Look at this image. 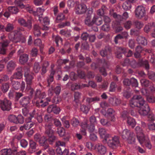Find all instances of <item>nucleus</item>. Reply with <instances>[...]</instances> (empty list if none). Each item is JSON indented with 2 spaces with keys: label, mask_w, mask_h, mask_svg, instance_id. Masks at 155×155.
Wrapping results in <instances>:
<instances>
[{
  "label": "nucleus",
  "mask_w": 155,
  "mask_h": 155,
  "mask_svg": "<svg viewBox=\"0 0 155 155\" xmlns=\"http://www.w3.org/2000/svg\"><path fill=\"white\" fill-rule=\"evenodd\" d=\"M143 99L140 95H135L131 100L130 102V106L132 107H139V103L144 101Z\"/></svg>",
  "instance_id": "6e6552de"
},
{
  "label": "nucleus",
  "mask_w": 155,
  "mask_h": 155,
  "mask_svg": "<svg viewBox=\"0 0 155 155\" xmlns=\"http://www.w3.org/2000/svg\"><path fill=\"white\" fill-rule=\"evenodd\" d=\"M139 105L138 112L139 114L143 116L147 115L150 110L149 105L146 103L144 101L140 102Z\"/></svg>",
  "instance_id": "39448f33"
},
{
  "label": "nucleus",
  "mask_w": 155,
  "mask_h": 155,
  "mask_svg": "<svg viewBox=\"0 0 155 155\" xmlns=\"http://www.w3.org/2000/svg\"><path fill=\"white\" fill-rule=\"evenodd\" d=\"M131 5L130 2L127 1L125 2L122 5L123 8L126 10H130L131 8Z\"/></svg>",
  "instance_id": "c9c22d12"
},
{
  "label": "nucleus",
  "mask_w": 155,
  "mask_h": 155,
  "mask_svg": "<svg viewBox=\"0 0 155 155\" xmlns=\"http://www.w3.org/2000/svg\"><path fill=\"white\" fill-rule=\"evenodd\" d=\"M15 4L18 5L21 8H25L30 13L33 14L34 15H37L38 16L39 20L41 21V20L40 19V16L42 15L45 11V10L41 8H38L37 9L36 12L34 11L32 8L31 6H25L21 2V0H15L14 2Z\"/></svg>",
  "instance_id": "f257e3e1"
},
{
  "label": "nucleus",
  "mask_w": 155,
  "mask_h": 155,
  "mask_svg": "<svg viewBox=\"0 0 155 155\" xmlns=\"http://www.w3.org/2000/svg\"><path fill=\"white\" fill-rule=\"evenodd\" d=\"M130 84L133 86L136 87L138 86V83L137 80L134 78H131L130 79Z\"/></svg>",
  "instance_id": "8fccbe9b"
},
{
  "label": "nucleus",
  "mask_w": 155,
  "mask_h": 155,
  "mask_svg": "<svg viewBox=\"0 0 155 155\" xmlns=\"http://www.w3.org/2000/svg\"><path fill=\"white\" fill-rule=\"evenodd\" d=\"M22 74L21 71H18L15 73L11 77V80L13 79H20L22 78Z\"/></svg>",
  "instance_id": "473e14b6"
},
{
  "label": "nucleus",
  "mask_w": 155,
  "mask_h": 155,
  "mask_svg": "<svg viewBox=\"0 0 155 155\" xmlns=\"http://www.w3.org/2000/svg\"><path fill=\"white\" fill-rule=\"evenodd\" d=\"M30 101V98L28 97H25L21 99L20 101V104L23 107H26L29 104Z\"/></svg>",
  "instance_id": "4be33fe9"
},
{
  "label": "nucleus",
  "mask_w": 155,
  "mask_h": 155,
  "mask_svg": "<svg viewBox=\"0 0 155 155\" xmlns=\"http://www.w3.org/2000/svg\"><path fill=\"white\" fill-rule=\"evenodd\" d=\"M110 26L108 24H105L102 26L101 29L105 31H107L109 30Z\"/></svg>",
  "instance_id": "69168bd1"
},
{
  "label": "nucleus",
  "mask_w": 155,
  "mask_h": 155,
  "mask_svg": "<svg viewBox=\"0 0 155 155\" xmlns=\"http://www.w3.org/2000/svg\"><path fill=\"white\" fill-rule=\"evenodd\" d=\"M147 101L150 103H154L155 102V97L153 96H151L147 97Z\"/></svg>",
  "instance_id": "774afa93"
},
{
  "label": "nucleus",
  "mask_w": 155,
  "mask_h": 155,
  "mask_svg": "<svg viewBox=\"0 0 155 155\" xmlns=\"http://www.w3.org/2000/svg\"><path fill=\"white\" fill-rule=\"evenodd\" d=\"M81 96L79 92H75L74 94V101L75 102L78 103V99L80 98Z\"/></svg>",
  "instance_id": "680f3d73"
},
{
  "label": "nucleus",
  "mask_w": 155,
  "mask_h": 155,
  "mask_svg": "<svg viewBox=\"0 0 155 155\" xmlns=\"http://www.w3.org/2000/svg\"><path fill=\"white\" fill-rule=\"evenodd\" d=\"M60 33L63 35L67 37H69L70 35V32L68 31H66L64 30H62L60 31Z\"/></svg>",
  "instance_id": "0e129e2a"
},
{
  "label": "nucleus",
  "mask_w": 155,
  "mask_h": 155,
  "mask_svg": "<svg viewBox=\"0 0 155 155\" xmlns=\"http://www.w3.org/2000/svg\"><path fill=\"white\" fill-rule=\"evenodd\" d=\"M127 114V112L124 111L122 114L121 117L124 119H125L127 117V123L128 125L133 128L136 124V121L134 119L130 117H128Z\"/></svg>",
  "instance_id": "f8f14e48"
},
{
  "label": "nucleus",
  "mask_w": 155,
  "mask_h": 155,
  "mask_svg": "<svg viewBox=\"0 0 155 155\" xmlns=\"http://www.w3.org/2000/svg\"><path fill=\"white\" fill-rule=\"evenodd\" d=\"M140 82L142 85L144 87L148 86L149 84V81L145 79H141Z\"/></svg>",
  "instance_id": "a19ab883"
},
{
  "label": "nucleus",
  "mask_w": 155,
  "mask_h": 155,
  "mask_svg": "<svg viewBox=\"0 0 155 155\" xmlns=\"http://www.w3.org/2000/svg\"><path fill=\"white\" fill-rule=\"evenodd\" d=\"M8 9L9 11L12 14H16L18 12V9L15 6L9 7Z\"/></svg>",
  "instance_id": "e433bc0d"
},
{
  "label": "nucleus",
  "mask_w": 155,
  "mask_h": 155,
  "mask_svg": "<svg viewBox=\"0 0 155 155\" xmlns=\"http://www.w3.org/2000/svg\"><path fill=\"white\" fill-rule=\"evenodd\" d=\"M81 126L82 128L81 130V132L84 135H86V130L87 129H88L90 133L94 131L95 127L94 125H91L90 126H88L87 122H84L82 123Z\"/></svg>",
  "instance_id": "1a4fd4ad"
},
{
  "label": "nucleus",
  "mask_w": 155,
  "mask_h": 155,
  "mask_svg": "<svg viewBox=\"0 0 155 155\" xmlns=\"http://www.w3.org/2000/svg\"><path fill=\"white\" fill-rule=\"evenodd\" d=\"M130 65L132 67L134 68H136L141 65V64L137 63L135 60H133L130 61Z\"/></svg>",
  "instance_id": "6e6d98bb"
},
{
  "label": "nucleus",
  "mask_w": 155,
  "mask_h": 155,
  "mask_svg": "<svg viewBox=\"0 0 155 155\" xmlns=\"http://www.w3.org/2000/svg\"><path fill=\"white\" fill-rule=\"evenodd\" d=\"M90 121L92 125H94L97 124V121L96 117L94 116H92L90 117Z\"/></svg>",
  "instance_id": "4d7b16f0"
},
{
  "label": "nucleus",
  "mask_w": 155,
  "mask_h": 155,
  "mask_svg": "<svg viewBox=\"0 0 155 155\" xmlns=\"http://www.w3.org/2000/svg\"><path fill=\"white\" fill-rule=\"evenodd\" d=\"M11 102L6 98L0 100V107L3 110H9L11 109Z\"/></svg>",
  "instance_id": "ddd939ff"
},
{
  "label": "nucleus",
  "mask_w": 155,
  "mask_h": 155,
  "mask_svg": "<svg viewBox=\"0 0 155 155\" xmlns=\"http://www.w3.org/2000/svg\"><path fill=\"white\" fill-rule=\"evenodd\" d=\"M135 131L137 134V137L139 142L140 144L145 141V137L143 130L139 126H137L135 129Z\"/></svg>",
  "instance_id": "9b49d317"
},
{
  "label": "nucleus",
  "mask_w": 155,
  "mask_h": 155,
  "mask_svg": "<svg viewBox=\"0 0 155 155\" xmlns=\"http://www.w3.org/2000/svg\"><path fill=\"white\" fill-rule=\"evenodd\" d=\"M120 134L122 138L126 140L129 143H134L135 142V134L128 129H124Z\"/></svg>",
  "instance_id": "20e7f679"
},
{
  "label": "nucleus",
  "mask_w": 155,
  "mask_h": 155,
  "mask_svg": "<svg viewBox=\"0 0 155 155\" xmlns=\"http://www.w3.org/2000/svg\"><path fill=\"white\" fill-rule=\"evenodd\" d=\"M47 111L48 113H50L52 112L55 114H58L60 111V109L58 107L54 105L49 106L47 109Z\"/></svg>",
  "instance_id": "aec40b11"
},
{
  "label": "nucleus",
  "mask_w": 155,
  "mask_h": 155,
  "mask_svg": "<svg viewBox=\"0 0 155 155\" xmlns=\"http://www.w3.org/2000/svg\"><path fill=\"white\" fill-rule=\"evenodd\" d=\"M71 123L73 127H76L79 124V120L75 118H73L71 120Z\"/></svg>",
  "instance_id": "de8ad7c7"
},
{
  "label": "nucleus",
  "mask_w": 155,
  "mask_h": 155,
  "mask_svg": "<svg viewBox=\"0 0 155 155\" xmlns=\"http://www.w3.org/2000/svg\"><path fill=\"white\" fill-rule=\"evenodd\" d=\"M108 146L112 149H115L119 144V140L118 137L115 136L114 137L108 138L107 141H106Z\"/></svg>",
  "instance_id": "423d86ee"
},
{
  "label": "nucleus",
  "mask_w": 155,
  "mask_h": 155,
  "mask_svg": "<svg viewBox=\"0 0 155 155\" xmlns=\"http://www.w3.org/2000/svg\"><path fill=\"white\" fill-rule=\"evenodd\" d=\"M134 25L137 28L140 29L143 27V24L141 21H137L135 22Z\"/></svg>",
  "instance_id": "c03bdc74"
},
{
  "label": "nucleus",
  "mask_w": 155,
  "mask_h": 155,
  "mask_svg": "<svg viewBox=\"0 0 155 155\" xmlns=\"http://www.w3.org/2000/svg\"><path fill=\"white\" fill-rule=\"evenodd\" d=\"M8 119L11 122L15 124L17 123V117L15 115H11L9 116Z\"/></svg>",
  "instance_id": "ea45409f"
},
{
  "label": "nucleus",
  "mask_w": 155,
  "mask_h": 155,
  "mask_svg": "<svg viewBox=\"0 0 155 155\" xmlns=\"http://www.w3.org/2000/svg\"><path fill=\"white\" fill-rule=\"evenodd\" d=\"M53 126L51 124L46 123L45 125V133L47 135H51L54 133V131L52 129Z\"/></svg>",
  "instance_id": "412c9836"
},
{
  "label": "nucleus",
  "mask_w": 155,
  "mask_h": 155,
  "mask_svg": "<svg viewBox=\"0 0 155 155\" xmlns=\"http://www.w3.org/2000/svg\"><path fill=\"white\" fill-rule=\"evenodd\" d=\"M148 77L149 78L153 81H155V73L153 72L148 73Z\"/></svg>",
  "instance_id": "bf43d9fd"
},
{
  "label": "nucleus",
  "mask_w": 155,
  "mask_h": 155,
  "mask_svg": "<svg viewBox=\"0 0 155 155\" xmlns=\"http://www.w3.org/2000/svg\"><path fill=\"white\" fill-rule=\"evenodd\" d=\"M37 145L35 142L33 140H30L29 142V150L31 153H32L35 151Z\"/></svg>",
  "instance_id": "b1692460"
},
{
  "label": "nucleus",
  "mask_w": 155,
  "mask_h": 155,
  "mask_svg": "<svg viewBox=\"0 0 155 155\" xmlns=\"http://www.w3.org/2000/svg\"><path fill=\"white\" fill-rule=\"evenodd\" d=\"M20 144L22 147L25 148L28 145V143L25 140L22 139L20 141Z\"/></svg>",
  "instance_id": "052dcab7"
},
{
  "label": "nucleus",
  "mask_w": 155,
  "mask_h": 155,
  "mask_svg": "<svg viewBox=\"0 0 155 155\" xmlns=\"http://www.w3.org/2000/svg\"><path fill=\"white\" fill-rule=\"evenodd\" d=\"M13 28V25L9 23L7 24L6 27L5 28V30L6 31L9 32L12 30Z\"/></svg>",
  "instance_id": "5fc2aeb1"
},
{
  "label": "nucleus",
  "mask_w": 155,
  "mask_h": 155,
  "mask_svg": "<svg viewBox=\"0 0 155 155\" xmlns=\"http://www.w3.org/2000/svg\"><path fill=\"white\" fill-rule=\"evenodd\" d=\"M85 146L89 150H94L95 149V146H94V145L91 142H88L86 143Z\"/></svg>",
  "instance_id": "49530a36"
},
{
  "label": "nucleus",
  "mask_w": 155,
  "mask_h": 155,
  "mask_svg": "<svg viewBox=\"0 0 155 155\" xmlns=\"http://www.w3.org/2000/svg\"><path fill=\"white\" fill-rule=\"evenodd\" d=\"M141 92L143 95L147 97L149 96V95L150 94V92L145 88L142 89L141 90Z\"/></svg>",
  "instance_id": "e2e57ef3"
},
{
  "label": "nucleus",
  "mask_w": 155,
  "mask_h": 155,
  "mask_svg": "<svg viewBox=\"0 0 155 155\" xmlns=\"http://www.w3.org/2000/svg\"><path fill=\"white\" fill-rule=\"evenodd\" d=\"M21 33L19 31H15L11 32L8 36L9 39L11 41L14 43H17L20 41Z\"/></svg>",
  "instance_id": "0eeeda50"
},
{
  "label": "nucleus",
  "mask_w": 155,
  "mask_h": 155,
  "mask_svg": "<svg viewBox=\"0 0 155 155\" xmlns=\"http://www.w3.org/2000/svg\"><path fill=\"white\" fill-rule=\"evenodd\" d=\"M25 107H24L22 109V113L24 115L28 117V118H31L35 116V111L34 110L32 114L28 113V111L27 109Z\"/></svg>",
  "instance_id": "393cba45"
},
{
  "label": "nucleus",
  "mask_w": 155,
  "mask_h": 155,
  "mask_svg": "<svg viewBox=\"0 0 155 155\" xmlns=\"http://www.w3.org/2000/svg\"><path fill=\"white\" fill-rule=\"evenodd\" d=\"M80 109L84 113L87 114L89 110V108L88 107L84 105H82L81 106Z\"/></svg>",
  "instance_id": "603ef678"
},
{
  "label": "nucleus",
  "mask_w": 155,
  "mask_h": 155,
  "mask_svg": "<svg viewBox=\"0 0 155 155\" xmlns=\"http://www.w3.org/2000/svg\"><path fill=\"white\" fill-rule=\"evenodd\" d=\"M137 40L139 44H141L144 45L147 44V41L145 37L141 36H138L137 39Z\"/></svg>",
  "instance_id": "bb28decb"
},
{
  "label": "nucleus",
  "mask_w": 155,
  "mask_h": 155,
  "mask_svg": "<svg viewBox=\"0 0 155 155\" xmlns=\"http://www.w3.org/2000/svg\"><path fill=\"white\" fill-rule=\"evenodd\" d=\"M17 123H16V124H23L24 121L23 116L21 115H18L17 117Z\"/></svg>",
  "instance_id": "09e8293b"
},
{
  "label": "nucleus",
  "mask_w": 155,
  "mask_h": 155,
  "mask_svg": "<svg viewBox=\"0 0 155 155\" xmlns=\"http://www.w3.org/2000/svg\"><path fill=\"white\" fill-rule=\"evenodd\" d=\"M18 22L20 25L27 27L29 29L32 28V22L31 20H28L26 22L24 19L21 18L18 19Z\"/></svg>",
  "instance_id": "6ab92c4d"
},
{
  "label": "nucleus",
  "mask_w": 155,
  "mask_h": 155,
  "mask_svg": "<svg viewBox=\"0 0 155 155\" xmlns=\"http://www.w3.org/2000/svg\"><path fill=\"white\" fill-rule=\"evenodd\" d=\"M15 63L12 61L8 62L7 65V69L8 71H11L14 69L15 67Z\"/></svg>",
  "instance_id": "c85d7f7f"
},
{
  "label": "nucleus",
  "mask_w": 155,
  "mask_h": 155,
  "mask_svg": "<svg viewBox=\"0 0 155 155\" xmlns=\"http://www.w3.org/2000/svg\"><path fill=\"white\" fill-rule=\"evenodd\" d=\"M9 87V85L8 84L5 83L2 85L1 87V89L3 92H5L8 90Z\"/></svg>",
  "instance_id": "79ce46f5"
},
{
  "label": "nucleus",
  "mask_w": 155,
  "mask_h": 155,
  "mask_svg": "<svg viewBox=\"0 0 155 155\" xmlns=\"http://www.w3.org/2000/svg\"><path fill=\"white\" fill-rule=\"evenodd\" d=\"M45 149H47V151L50 154L54 155L55 154V153L53 149L51 148L48 147V145H46L45 147Z\"/></svg>",
  "instance_id": "3c124183"
},
{
  "label": "nucleus",
  "mask_w": 155,
  "mask_h": 155,
  "mask_svg": "<svg viewBox=\"0 0 155 155\" xmlns=\"http://www.w3.org/2000/svg\"><path fill=\"white\" fill-rule=\"evenodd\" d=\"M102 23V20L100 17L94 15L93 18V25L95 24L97 25H100Z\"/></svg>",
  "instance_id": "5701e85b"
},
{
  "label": "nucleus",
  "mask_w": 155,
  "mask_h": 155,
  "mask_svg": "<svg viewBox=\"0 0 155 155\" xmlns=\"http://www.w3.org/2000/svg\"><path fill=\"white\" fill-rule=\"evenodd\" d=\"M34 34L37 37L39 36L41 34L40 28L38 25H35L34 26Z\"/></svg>",
  "instance_id": "f704fd0d"
},
{
  "label": "nucleus",
  "mask_w": 155,
  "mask_h": 155,
  "mask_svg": "<svg viewBox=\"0 0 155 155\" xmlns=\"http://www.w3.org/2000/svg\"><path fill=\"white\" fill-rule=\"evenodd\" d=\"M109 100L110 103L114 105L119 104L120 102V99L116 97L110 98Z\"/></svg>",
  "instance_id": "72a5a7b5"
},
{
  "label": "nucleus",
  "mask_w": 155,
  "mask_h": 155,
  "mask_svg": "<svg viewBox=\"0 0 155 155\" xmlns=\"http://www.w3.org/2000/svg\"><path fill=\"white\" fill-rule=\"evenodd\" d=\"M53 134H51V135H48L49 137L48 140L49 142H54L56 139V137Z\"/></svg>",
  "instance_id": "13d9d810"
},
{
  "label": "nucleus",
  "mask_w": 155,
  "mask_h": 155,
  "mask_svg": "<svg viewBox=\"0 0 155 155\" xmlns=\"http://www.w3.org/2000/svg\"><path fill=\"white\" fill-rule=\"evenodd\" d=\"M94 150H96L98 154L101 155H104L107 151L106 147L100 143L97 144L95 145Z\"/></svg>",
  "instance_id": "dca6fc26"
},
{
  "label": "nucleus",
  "mask_w": 155,
  "mask_h": 155,
  "mask_svg": "<svg viewBox=\"0 0 155 155\" xmlns=\"http://www.w3.org/2000/svg\"><path fill=\"white\" fill-rule=\"evenodd\" d=\"M64 18V16L62 13H59L56 18V20L57 22L59 21L63 20Z\"/></svg>",
  "instance_id": "864d4df0"
},
{
  "label": "nucleus",
  "mask_w": 155,
  "mask_h": 155,
  "mask_svg": "<svg viewBox=\"0 0 155 155\" xmlns=\"http://www.w3.org/2000/svg\"><path fill=\"white\" fill-rule=\"evenodd\" d=\"M153 27H155V23L151 22L148 23L145 26L144 28V31L145 32L147 33L149 32L150 31L151 28Z\"/></svg>",
  "instance_id": "cd10ccee"
},
{
  "label": "nucleus",
  "mask_w": 155,
  "mask_h": 155,
  "mask_svg": "<svg viewBox=\"0 0 155 155\" xmlns=\"http://www.w3.org/2000/svg\"><path fill=\"white\" fill-rule=\"evenodd\" d=\"M46 97L45 94L44 92H41L40 90H37L35 95V99H38L39 100H37L36 101V105L37 106L40 107L41 106L42 107H44L48 104V101H50L51 99L49 97H48L46 98L47 101H45L43 104V101L40 100Z\"/></svg>",
  "instance_id": "f03ea898"
},
{
  "label": "nucleus",
  "mask_w": 155,
  "mask_h": 155,
  "mask_svg": "<svg viewBox=\"0 0 155 155\" xmlns=\"http://www.w3.org/2000/svg\"><path fill=\"white\" fill-rule=\"evenodd\" d=\"M28 59V56L27 54H23L21 55L19 58V61L21 64H23L27 61Z\"/></svg>",
  "instance_id": "7c9ffc66"
},
{
  "label": "nucleus",
  "mask_w": 155,
  "mask_h": 155,
  "mask_svg": "<svg viewBox=\"0 0 155 155\" xmlns=\"http://www.w3.org/2000/svg\"><path fill=\"white\" fill-rule=\"evenodd\" d=\"M11 83L13 87L15 90L20 89V90L23 91L25 89V84L24 81H22L21 84L17 81H15L13 80H11Z\"/></svg>",
  "instance_id": "2eb2a0df"
},
{
  "label": "nucleus",
  "mask_w": 155,
  "mask_h": 155,
  "mask_svg": "<svg viewBox=\"0 0 155 155\" xmlns=\"http://www.w3.org/2000/svg\"><path fill=\"white\" fill-rule=\"evenodd\" d=\"M85 24L88 26L93 25V18L92 19L90 15H88L85 20Z\"/></svg>",
  "instance_id": "2f4dec72"
},
{
  "label": "nucleus",
  "mask_w": 155,
  "mask_h": 155,
  "mask_svg": "<svg viewBox=\"0 0 155 155\" xmlns=\"http://www.w3.org/2000/svg\"><path fill=\"white\" fill-rule=\"evenodd\" d=\"M40 66L38 62H36L34 65L33 71L35 73H38L40 70Z\"/></svg>",
  "instance_id": "58836bf2"
},
{
  "label": "nucleus",
  "mask_w": 155,
  "mask_h": 155,
  "mask_svg": "<svg viewBox=\"0 0 155 155\" xmlns=\"http://www.w3.org/2000/svg\"><path fill=\"white\" fill-rule=\"evenodd\" d=\"M24 71V76L25 78V80L26 81L27 87L26 90L29 91L32 94L33 92V90L31 88L30 85L32 83V80L33 78L32 76L30 74V69L29 68L25 67L23 69Z\"/></svg>",
  "instance_id": "7ed1b4c3"
},
{
  "label": "nucleus",
  "mask_w": 155,
  "mask_h": 155,
  "mask_svg": "<svg viewBox=\"0 0 155 155\" xmlns=\"http://www.w3.org/2000/svg\"><path fill=\"white\" fill-rule=\"evenodd\" d=\"M75 11L77 14H82L84 13L87 9L86 5L84 4H81L78 2H75Z\"/></svg>",
  "instance_id": "9d476101"
},
{
  "label": "nucleus",
  "mask_w": 155,
  "mask_h": 155,
  "mask_svg": "<svg viewBox=\"0 0 155 155\" xmlns=\"http://www.w3.org/2000/svg\"><path fill=\"white\" fill-rule=\"evenodd\" d=\"M99 132L101 137L104 139V142L107 141L108 138L110 137L109 134H107L106 130L104 128H100L99 129Z\"/></svg>",
  "instance_id": "a211bd4d"
},
{
  "label": "nucleus",
  "mask_w": 155,
  "mask_h": 155,
  "mask_svg": "<svg viewBox=\"0 0 155 155\" xmlns=\"http://www.w3.org/2000/svg\"><path fill=\"white\" fill-rule=\"evenodd\" d=\"M57 132L60 136L62 137L64 135V130L63 127H58Z\"/></svg>",
  "instance_id": "37998d69"
},
{
  "label": "nucleus",
  "mask_w": 155,
  "mask_h": 155,
  "mask_svg": "<svg viewBox=\"0 0 155 155\" xmlns=\"http://www.w3.org/2000/svg\"><path fill=\"white\" fill-rule=\"evenodd\" d=\"M47 140V138L43 136L41 137L39 140V142L41 145L44 146L45 144V142Z\"/></svg>",
  "instance_id": "a18cd8bd"
},
{
  "label": "nucleus",
  "mask_w": 155,
  "mask_h": 155,
  "mask_svg": "<svg viewBox=\"0 0 155 155\" xmlns=\"http://www.w3.org/2000/svg\"><path fill=\"white\" fill-rule=\"evenodd\" d=\"M124 51L125 52L124 54L126 56L128 57L131 56L133 54L131 50H129L128 51L124 48Z\"/></svg>",
  "instance_id": "338daca9"
},
{
  "label": "nucleus",
  "mask_w": 155,
  "mask_h": 155,
  "mask_svg": "<svg viewBox=\"0 0 155 155\" xmlns=\"http://www.w3.org/2000/svg\"><path fill=\"white\" fill-rule=\"evenodd\" d=\"M110 14L112 15L113 17L118 21H120L123 20V19L125 20L128 17V13L127 12L124 13L123 15V17L120 15H118L116 13H114L112 14L111 13V11H110Z\"/></svg>",
  "instance_id": "f3484780"
},
{
  "label": "nucleus",
  "mask_w": 155,
  "mask_h": 155,
  "mask_svg": "<svg viewBox=\"0 0 155 155\" xmlns=\"http://www.w3.org/2000/svg\"><path fill=\"white\" fill-rule=\"evenodd\" d=\"M117 51L115 52L116 57L120 58L122 56V54H124L125 52L124 51V48L122 47L118 48H117Z\"/></svg>",
  "instance_id": "a878e982"
},
{
  "label": "nucleus",
  "mask_w": 155,
  "mask_h": 155,
  "mask_svg": "<svg viewBox=\"0 0 155 155\" xmlns=\"http://www.w3.org/2000/svg\"><path fill=\"white\" fill-rule=\"evenodd\" d=\"M13 152L10 149H4L0 151V155H12Z\"/></svg>",
  "instance_id": "c756f323"
},
{
  "label": "nucleus",
  "mask_w": 155,
  "mask_h": 155,
  "mask_svg": "<svg viewBox=\"0 0 155 155\" xmlns=\"http://www.w3.org/2000/svg\"><path fill=\"white\" fill-rule=\"evenodd\" d=\"M135 13L137 17L139 18H142L146 14L144 7L142 6H138L135 10Z\"/></svg>",
  "instance_id": "4468645a"
},
{
  "label": "nucleus",
  "mask_w": 155,
  "mask_h": 155,
  "mask_svg": "<svg viewBox=\"0 0 155 155\" xmlns=\"http://www.w3.org/2000/svg\"><path fill=\"white\" fill-rule=\"evenodd\" d=\"M31 118H29L26 119V124L27 125V127L26 129H29L31 128L34 125V124L32 123H30L31 121Z\"/></svg>",
  "instance_id": "4c0bfd02"
}]
</instances>
